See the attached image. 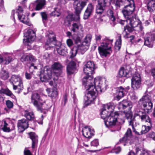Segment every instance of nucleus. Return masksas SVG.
<instances>
[{
	"mask_svg": "<svg viewBox=\"0 0 155 155\" xmlns=\"http://www.w3.org/2000/svg\"><path fill=\"white\" fill-rule=\"evenodd\" d=\"M87 3V1L85 0H77L75 1L74 3V8L75 14L80 16L81 12L86 5Z\"/></svg>",
	"mask_w": 155,
	"mask_h": 155,
	"instance_id": "nucleus-7",
	"label": "nucleus"
},
{
	"mask_svg": "<svg viewBox=\"0 0 155 155\" xmlns=\"http://www.w3.org/2000/svg\"><path fill=\"white\" fill-rule=\"evenodd\" d=\"M45 4V0H37L35 3V9L36 10L39 11L43 8Z\"/></svg>",
	"mask_w": 155,
	"mask_h": 155,
	"instance_id": "nucleus-35",
	"label": "nucleus"
},
{
	"mask_svg": "<svg viewBox=\"0 0 155 155\" xmlns=\"http://www.w3.org/2000/svg\"><path fill=\"white\" fill-rule=\"evenodd\" d=\"M125 117L127 119V120L130 119L129 122L131 120H133V123L134 121V118H132V113L130 111H129L127 112H126L125 114Z\"/></svg>",
	"mask_w": 155,
	"mask_h": 155,
	"instance_id": "nucleus-48",
	"label": "nucleus"
},
{
	"mask_svg": "<svg viewBox=\"0 0 155 155\" xmlns=\"http://www.w3.org/2000/svg\"><path fill=\"white\" fill-rule=\"evenodd\" d=\"M146 112L143 111V110H141L138 112L137 115L139 116L142 121L147 122L148 124H152L150 118L148 115L146 114Z\"/></svg>",
	"mask_w": 155,
	"mask_h": 155,
	"instance_id": "nucleus-18",
	"label": "nucleus"
},
{
	"mask_svg": "<svg viewBox=\"0 0 155 155\" xmlns=\"http://www.w3.org/2000/svg\"><path fill=\"white\" fill-rule=\"evenodd\" d=\"M92 37V36L90 34L87 35L84 38V41L83 42L84 43V44H85L86 45L89 46L90 44Z\"/></svg>",
	"mask_w": 155,
	"mask_h": 155,
	"instance_id": "nucleus-46",
	"label": "nucleus"
},
{
	"mask_svg": "<svg viewBox=\"0 0 155 155\" xmlns=\"http://www.w3.org/2000/svg\"><path fill=\"white\" fill-rule=\"evenodd\" d=\"M28 134L30 138L32 141V149H34L38 142V136L35 133L33 132H30Z\"/></svg>",
	"mask_w": 155,
	"mask_h": 155,
	"instance_id": "nucleus-26",
	"label": "nucleus"
},
{
	"mask_svg": "<svg viewBox=\"0 0 155 155\" xmlns=\"http://www.w3.org/2000/svg\"><path fill=\"white\" fill-rule=\"evenodd\" d=\"M18 16V19L21 21L28 26L31 25V23L30 22L28 15L19 14Z\"/></svg>",
	"mask_w": 155,
	"mask_h": 155,
	"instance_id": "nucleus-33",
	"label": "nucleus"
},
{
	"mask_svg": "<svg viewBox=\"0 0 155 155\" xmlns=\"http://www.w3.org/2000/svg\"><path fill=\"white\" fill-rule=\"evenodd\" d=\"M88 47L89 46L85 44H84L82 42L81 44L78 45L77 47L75 48V54L78 52L81 53L82 54H83L88 49Z\"/></svg>",
	"mask_w": 155,
	"mask_h": 155,
	"instance_id": "nucleus-28",
	"label": "nucleus"
},
{
	"mask_svg": "<svg viewBox=\"0 0 155 155\" xmlns=\"http://www.w3.org/2000/svg\"><path fill=\"white\" fill-rule=\"evenodd\" d=\"M13 128L11 129L10 124L5 120L0 121V129L5 132H9Z\"/></svg>",
	"mask_w": 155,
	"mask_h": 155,
	"instance_id": "nucleus-29",
	"label": "nucleus"
},
{
	"mask_svg": "<svg viewBox=\"0 0 155 155\" xmlns=\"http://www.w3.org/2000/svg\"><path fill=\"white\" fill-rule=\"evenodd\" d=\"M10 81L13 85V89L16 91L18 93H19L23 89V86L22 80L18 75H12Z\"/></svg>",
	"mask_w": 155,
	"mask_h": 155,
	"instance_id": "nucleus-4",
	"label": "nucleus"
},
{
	"mask_svg": "<svg viewBox=\"0 0 155 155\" xmlns=\"http://www.w3.org/2000/svg\"><path fill=\"white\" fill-rule=\"evenodd\" d=\"M76 69V63L73 61H71L67 66V71L68 75L73 74Z\"/></svg>",
	"mask_w": 155,
	"mask_h": 155,
	"instance_id": "nucleus-25",
	"label": "nucleus"
},
{
	"mask_svg": "<svg viewBox=\"0 0 155 155\" xmlns=\"http://www.w3.org/2000/svg\"><path fill=\"white\" fill-rule=\"evenodd\" d=\"M103 2L102 1L99 0L98 4L96 5V12L98 15H101L103 13L107 5L106 2Z\"/></svg>",
	"mask_w": 155,
	"mask_h": 155,
	"instance_id": "nucleus-17",
	"label": "nucleus"
},
{
	"mask_svg": "<svg viewBox=\"0 0 155 155\" xmlns=\"http://www.w3.org/2000/svg\"><path fill=\"white\" fill-rule=\"evenodd\" d=\"M73 39L76 44H78L81 42L80 38L78 36H75L73 38Z\"/></svg>",
	"mask_w": 155,
	"mask_h": 155,
	"instance_id": "nucleus-58",
	"label": "nucleus"
},
{
	"mask_svg": "<svg viewBox=\"0 0 155 155\" xmlns=\"http://www.w3.org/2000/svg\"><path fill=\"white\" fill-rule=\"evenodd\" d=\"M25 116L29 120H33L34 118V115L33 112H29L27 111L25 112Z\"/></svg>",
	"mask_w": 155,
	"mask_h": 155,
	"instance_id": "nucleus-45",
	"label": "nucleus"
},
{
	"mask_svg": "<svg viewBox=\"0 0 155 155\" xmlns=\"http://www.w3.org/2000/svg\"><path fill=\"white\" fill-rule=\"evenodd\" d=\"M114 4L116 8L118 9L120 7V2L119 0H114Z\"/></svg>",
	"mask_w": 155,
	"mask_h": 155,
	"instance_id": "nucleus-59",
	"label": "nucleus"
},
{
	"mask_svg": "<svg viewBox=\"0 0 155 155\" xmlns=\"http://www.w3.org/2000/svg\"><path fill=\"white\" fill-rule=\"evenodd\" d=\"M37 69V68L36 66H35L34 65V64L32 63L31 64V66L29 67V71L31 72V73H28L27 72L25 73V76L26 78L28 80L30 79L32 77V74L33 71H31V69Z\"/></svg>",
	"mask_w": 155,
	"mask_h": 155,
	"instance_id": "nucleus-39",
	"label": "nucleus"
},
{
	"mask_svg": "<svg viewBox=\"0 0 155 155\" xmlns=\"http://www.w3.org/2000/svg\"><path fill=\"white\" fill-rule=\"evenodd\" d=\"M91 145L94 147H97L99 145V142L97 139H95L91 142Z\"/></svg>",
	"mask_w": 155,
	"mask_h": 155,
	"instance_id": "nucleus-55",
	"label": "nucleus"
},
{
	"mask_svg": "<svg viewBox=\"0 0 155 155\" xmlns=\"http://www.w3.org/2000/svg\"><path fill=\"white\" fill-rule=\"evenodd\" d=\"M148 126L144 125L142 127L141 130V134H145L149 131L152 127V124H147Z\"/></svg>",
	"mask_w": 155,
	"mask_h": 155,
	"instance_id": "nucleus-43",
	"label": "nucleus"
},
{
	"mask_svg": "<svg viewBox=\"0 0 155 155\" xmlns=\"http://www.w3.org/2000/svg\"><path fill=\"white\" fill-rule=\"evenodd\" d=\"M52 67L53 69V75L56 77V78L54 77L53 79L57 80L58 77L62 73V66L59 62H55L52 65Z\"/></svg>",
	"mask_w": 155,
	"mask_h": 155,
	"instance_id": "nucleus-14",
	"label": "nucleus"
},
{
	"mask_svg": "<svg viewBox=\"0 0 155 155\" xmlns=\"http://www.w3.org/2000/svg\"><path fill=\"white\" fill-rule=\"evenodd\" d=\"M139 103L143 105L144 107L143 111L147 113L151 111L153 104L151 101V97L148 95L143 96L140 99Z\"/></svg>",
	"mask_w": 155,
	"mask_h": 155,
	"instance_id": "nucleus-5",
	"label": "nucleus"
},
{
	"mask_svg": "<svg viewBox=\"0 0 155 155\" xmlns=\"http://www.w3.org/2000/svg\"><path fill=\"white\" fill-rule=\"evenodd\" d=\"M114 105L113 103H110L105 104L102 109L101 113V117L105 120L107 118L109 114H112L114 109Z\"/></svg>",
	"mask_w": 155,
	"mask_h": 155,
	"instance_id": "nucleus-6",
	"label": "nucleus"
},
{
	"mask_svg": "<svg viewBox=\"0 0 155 155\" xmlns=\"http://www.w3.org/2000/svg\"><path fill=\"white\" fill-rule=\"evenodd\" d=\"M94 6L91 3L89 4L85 11L84 15V18L87 19L92 14L94 11Z\"/></svg>",
	"mask_w": 155,
	"mask_h": 155,
	"instance_id": "nucleus-23",
	"label": "nucleus"
},
{
	"mask_svg": "<svg viewBox=\"0 0 155 155\" xmlns=\"http://www.w3.org/2000/svg\"><path fill=\"white\" fill-rule=\"evenodd\" d=\"M12 61V58L10 56L7 55L4 60L3 63L5 64H8Z\"/></svg>",
	"mask_w": 155,
	"mask_h": 155,
	"instance_id": "nucleus-50",
	"label": "nucleus"
},
{
	"mask_svg": "<svg viewBox=\"0 0 155 155\" xmlns=\"http://www.w3.org/2000/svg\"><path fill=\"white\" fill-rule=\"evenodd\" d=\"M58 10V8H55L54 11H52L50 14L51 16L59 17L61 14Z\"/></svg>",
	"mask_w": 155,
	"mask_h": 155,
	"instance_id": "nucleus-51",
	"label": "nucleus"
},
{
	"mask_svg": "<svg viewBox=\"0 0 155 155\" xmlns=\"http://www.w3.org/2000/svg\"><path fill=\"white\" fill-rule=\"evenodd\" d=\"M150 152L147 150H144L140 155H150Z\"/></svg>",
	"mask_w": 155,
	"mask_h": 155,
	"instance_id": "nucleus-63",
	"label": "nucleus"
},
{
	"mask_svg": "<svg viewBox=\"0 0 155 155\" xmlns=\"http://www.w3.org/2000/svg\"><path fill=\"white\" fill-rule=\"evenodd\" d=\"M9 77V73L5 70L2 69L0 71V78L3 80H6L8 79Z\"/></svg>",
	"mask_w": 155,
	"mask_h": 155,
	"instance_id": "nucleus-41",
	"label": "nucleus"
},
{
	"mask_svg": "<svg viewBox=\"0 0 155 155\" xmlns=\"http://www.w3.org/2000/svg\"><path fill=\"white\" fill-rule=\"evenodd\" d=\"M150 72L153 78L155 79V68H153L151 70Z\"/></svg>",
	"mask_w": 155,
	"mask_h": 155,
	"instance_id": "nucleus-62",
	"label": "nucleus"
},
{
	"mask_svg": "<svg viewBox=\"0 0 155 155\" xmlns=\"http://www.w3.org/2000/svg\"><path fill=\"white\" fill-rule=\"evenodd\" d=\"M46 91L48 96L51 97H56L58 94L57 90L55 88L51 89V88H47L46 89Z\"/></svg>",
	"mask_w": 155,
	"mask_h": 155,
	"instance_id": "nucleus-38",
	"label": "nucleus"
},
{
	"mask_svg": "<svg viewBox=\"0 0 155 155\" xmlns=\"http://www.w3.org/2000/svg\"><path fill=\"white\" fill-rule=\"evenodd\" d=\"M77 22L73 23L72 25V31L73 32H76L78 31L79 27L81 26L80 20L75 21Z\"/></svg>",
	"mask_w": 155,
	"mask_h": 155,
	"instance_id": "nucleus-42",
	"label": "nucleus"
},
{
	"mask_svg": "<svg viewBox=\"0 0 155 155\" xmlns=\"http://www.w3.org/2000/svg\"><path fill=\"white\" fill-rule=\"evenodd\" d=\"M35 33L31 29H29L24 34L23 41L30 42L33 41L35 38Z\"/></svg>",
	"mask_w": 155,
	"mask_h": 155,
	"instance_id": "nucleus-16",
	"label": "nucleus"
},
{
	"mask_svg": "<svg viewBox=\"0 0 155 155\" xmlns=\"http://www.w3.org/2000/svg\"><path fill=\"white\" fill-rule=\"evenodd\" d=\"M131 86L134 90H136L141 86V78L140 74H134L131 79Z\"/></svg>",
	"mask_w": 155,
	"mask_h": 155,
	"instance_id": "nucleus-11",
	"label": "nucleus"
},
{
	"mask_svg": "<svg viewBox=\"0 0 155 155\" xmlns=\"http://www.w3.org/2000/svg\"><path fill=\"white\" fill-rule=\"evenodd\" d=\"M52 76H54L55 75H53V73H51V71L48 70L44 71V74L41 75L40 79L42 82H48V81L52 78Z\"/></svg>",
	"mask_w": 155,
	"mask_h": 155,
	"instance_id": "nucleus-21",
	"label": "nucleus"
},
{
	"mask_svg": "<svg viewBox=\"0 0 155 155\" xmlns=\"http://www.w3.org/2000/svg\"><path fill=\"white\" fill-rule=\"evenodd\" d=\"M129 69V67L121 68L119 71L118 77L120 78L123 77L127 78L130 77L132 75V73Z\"/></svg>",
	"mask_w": 155,
	"mask_h": 155,
	"instance_id": "nucleus-19",
	"label": "nucleus"
},
{
	"mask_svg": "<svg viewBox=\"0 0 155 155\" xmlns=\"http://www.w3.org/2000/svg\"><path fill=\"white\" fill-rule=\"evenodd\" d=\"M138 43H140H140H143V41L141 38L135 39L134 41V42H133V44L134 45H137Z\"/></svg>",
	"mask_w": 155,
	"mask_h": 155,
	"instance_id": "nucleus-54",
	"label": "nucleus"
},
{
	"mask_svg": "<svg viewBox=\"0 0 155 155\" xmlns=\"http://www.w3.org/2000/svg\"><path fill=\"white\" fill-rule=\"evenodd\" d=\"M149 137L155 140V133L153 132H151L149 134Z\"/></svg>",
	"mask_w": 155,
	"mask_h": 155,
	"instance_id": "nucleus-61",
	"label": "nucleus"
},
{
	"mask_svg": "<svg viewBox=\"0 0 155 155\" xmlns=\"http://www.w3.org/2000/svg\"><path fill=\"white\" fill-rule=\"evenodd\" d=\"M21 60L22 62L34 61L35 59L34 57L31 54L24 55L21 58Z\"/></svg>",
	"mask_w": 155,
	"mask_h": 155,
	"instance_id": "nucleus-34",
	"label": "nucleus"
},
{
	"mask_svg": "<svg viewBox=\"0 0 155 155\" xmlns=\"http://www.w3.org/2000/svg\"><path fill=\"white\" fill-rule=\"evenodd\" d=\"M127 92V90L122 87H118L116 93V97L117 100H119L121 98L123 97Z\"/></svg>",
	"mask_w": 155,
	"mask_h": 155,
	"instance_id": "nucleus-31",
	"label": "nucleus"
},
{
	"mask_svg": "<svg viewBox=\"0 0 155 155\" xmlns=\"http://www.w3.org/2000/svg\"><path fill=\"white\" fill-rule=\"evenodd\" d=\"M58 45H56V50L58 53L61 55L65 56L67 55L68 52L66 48L62 45L60 42H56Z\"/></svg>",
	"mask_w": 155,
	"mask_h": 155,
	"instance_id": "nucleus-22",
	"label": "nucleus"
},
{
	"mask_svg": "<svg viewBox=\"0 0 155 155\" xmlns=\"http://www.w3.org/2000/svg\"><path fill=\"white\" fill-rule=\"evenodd\" d=\"M80 16L77 15H68L65 18L64 20V22L68 23V24H70V22L71 21H78L80 20Z\"/></svg>",
	"mask_w": 155,
	"mask_h": 155,
	"instance_id": "nucleus-30",
	"label": "nucleus"
},
{
	"mask_svg": "<svg viewBox=\"0 0 155 155\" xmlns=\"http://www.w3.org/2000/svg\"><path fill=\"white\" fill-rule=\"evenodd\" d=\"M56 38L55 35L54 33H50L48 36V39L44 46L47 50L50 49L51 48L56 45Z\"/></svg>",
	"mask_w": 155,
	"mask_h": 155,
	"instance_id": "nucleus-9",
	"label": "nucleus"
},
{
	"mask_svg": "<svg viewBox=\"0 0 155 155\" xmlns=\"http://www.w3.org/2000/svg\"><path fill=\"white\" fill-rule=\"evenodd\" d=\"M135 9V6L124 7L122 10L124 18L127 20L133 16V13Z\"/></svg>",
	"mask_w": 155,
	"mask_h": 155,
	"instance_id": "nucleus-12",
	"label": "nucleus"
},
{
	"mask_svg": "<svg viewBox=\"0 0 155 155\" xmlns=\"http://www.w3.org/2000/svg\"><path fill=\"white\" fill-rule=\"evenodd\" d=\"M17 11L18 13V15L19 14H21L23 12V10L22 6L19 5L18 8L17 9Z\"/></svg>",
	"mask_w": 155,
	"mask_h": 155,
	"instance_id": "nucleus-56",
	"label": "nucleus"
},
{
	"mask_svg": "<svg viewBox=\"0 0 155 155\" xmlns=\"http://www.w3.org/2000/svg\"><path fill=\"white\" fill-rule=\"evenodd\" d=\"M147 8L150 12L155 11V0H150L147 5Z\"/></svg>",
	"mask_w": 155,
	"mask_h": 155,
	"instance_id": "nucleus-37",
	"label": "nucleus"
},
{
	"mask_svg": "<svg viewBox=\"0 0 155 155\" xmlns=\"http://www.w3.org/2000/svg\"><path fill=\"white\" fill-rule=\"evenodd\" d=\"M94 64L91 61L87 62L84 68V73L87 76L83 79V84L87 93L84 97V104L87 106L95 99L98 93L104 91L107 88L106 80L105 78H99L93 79L92 74L94 73Z\"/></svg>",
	"mask_w": 155,
	"mask_h": 155,
	"instance_id": "nucleus-1",
	"label": "nucleus"
},
{
	"mask_svg": "<svg viewBox=\"0 0 155 155\" xmlns=\"http://www.w3.org/2000/svg\"><path fill=\"white\" fill-rule=\"evenodd\" d=\"M131 130L130 128H128L125 133V136L123 137L122 139L120 140V143H125L123 144L124 146H125L126 143L128 142L129 140V137H130L131 136Z\"/></svg>",
	"mask_w": 155,
	"mask_h": 155,
	"instance_id": "nucleus-32",
	"label": "nucleus"
},
{
	"mask_svg": "<svg viewBox=\"0 0 155 155\" xmlns=\"http://www.w3.org/2000/svg\"><path fill=\"white\" fill-rule=\"evenodd\" d=\"M67 44L68 46L70 47L73 45V42L72 40L70 39L67 40L66 41Z\"/></svg>",
	"mask_w": 155,
	"mask_h": 155,
	"instance_id": "nucleus-60",
	"label": "nucleus"
},
{
	"mask_svg": "<svg viewBox=\"0 0 155 155\" xmlns=\"http://www.w3.org/2000/svg\"><path fill=\"white\" fill-rule=\"evenodd\" d=\"M155 40V35L151 33H148L147 34V36L145 38L144 45L149 48H152Z\"/></svg>",
	"mask_w": 155,
	"mask_h": 155,
	"instance_id": "nucleus-15",
	"label": "nucleus"
},
{
	"mask_svg": "<svg viewBox=\"0 0 155 155\" xmlns=\"http://www.w3.org/2000/svg\"><path fill=\"white\" fill-rule=\"evenodd\" d=\"M133 28L134 27L130 25L129 26L128 25H126L124 27V30L123 32L122 35L124 38H128L129 37V34L126 31V30H127L128 31L131 32L133 30Z\"/></svg>",
	"mask_w": 155,
	"mask_h": 155,
	"instance_id": "nucleus-36",
	"label": "nucleus"
},
{
	"mask_svg": "<svg viewBox=\"0 0 155 155\" xmlns=\"http://www.w3.org/2000/svg\"><path fill=\"white\" fill-rule=\"evenodd\" d=\"M133 120H131L129 122V125H131L133 131V132H134L135 134H136L139 135V134L136 130V129L134 128V127L133 125Z\"/></svg>",
	"mask_w": 155,
	"mask_h": 155,
	"instance_id": "nucleus-52",
	"label": "nucleus"
},
{
	"mask_svg": "<svg viewBox=\"0 0 155 155\" xmlns=\"http://www.w3.org/2000/svg\"><path fill=\"white\" fill-rule=\"evenodd\" d=\"M119 116L117 112L109 114L107 118L104 120L105 124L107 127H109L114 125L117 121V118Z\"/></svg>",
	"mask_w": 155,
	"mask_h": 155,
	"instance_id": "nucleus-8",
	"label": "nucleus"
},
{
	"mask_svg": "<svg viewBox=\"0 0 155 155\" xmlns=\"http://www.w3.org/2000/svg\"><path fill=\"white\" fill-rule=\"evenodd\" d=\"M121 150V148L120 147H118L115 148L114 150H112V152L115 153H118L120 152Z\"/></svg>",
	"mask_w": 155,
	"mask_h": 155,
	"instance_id": "nucleus-57",
	"label": "nucleus"
},
{
	"mask_svg": "<svg viewBox=\"0 0 155 155\" xmlns=\"http://www.w3.org/2000/svg\"><path fill=\"white\" fill-rule=\"evenodd\" d=\"M127 20L129 21L130 26L135 28V29L137 31H141L142 30L143 28L141 21L138 19L136 18L135 15Z\"/></svg>",
	"mask_w": 155,
	"mask_h": 155,
	"instance_id": "nucleus-10",
	"label": "nucleus"
},
{
	"mask_svg": "<svg viewBox=\"0 0 155 155\" xmlns=\"http://www.w3.org/2000/svg\"><path fill=\"white\" fill-rule=\"evenodd\" d=\"M113 40L106 38L103 42L101 43V47L98 48L99 53L101 56L106 57L108 54L112 52L111 45Z\"/></svg>",
	"mask_w": 155,
	"mask_h": 155,
	"instance_id": "nucleus-3",
	"label": "nucleus"
},
{
	"mask_svg": "<svg viewBox=\"0 0 155 155\" xmlns=\"http://www.w3.org/2000/svg\"><path fill=\"white\" fill-rule=\"evenodd\" d=\"M41 16L42 20L44 23H45V21L48 19V15L46 12H41L40 13Z\"/></svg>",
	"mask_w": 155,
	"mask_h": 155,
	"instance_id": "nucleus-49",
	"label": "nucleus"
},
{
	"mask_svg": "<svg viewBox=\"0 0 155 155\" xmlns=\"http://www.w3.org/2000/svg\"><path fill=\"white\" fill-rule=\"evenodd\" d=\"M121 2L124 5V7L135 6L133 0H121Z\"/></svg>",
	"mask_w": 155,
	"mask_h": 155,
	"instance_id": "nucleus-44",
	"label": "nucleus"
},
{
	"mask_svg": "<svg viewBox=\"0 0 155 155\" xmlns=\"http://www.w3.org/2000/svg\"><path fill=\"white\" fill-rule=\"evenodd\" d=\"M132 107L131 103L126 100H123L118 105V108L120 110L122 111L127 108L130 109Z\"/></svg>",
	"mask_w": 155,
	"mask_h": 155,
	"instance_id": "nucleus-24",
	"label": "nucleus"
},
{
	"mask_svg": "<svg viewBox=\"0 0 155 155\" xmlns=\"http://www.w3.org/2000/svg\"><path fill=\"white\" fill-rule=\"evenodd\" d=\"M101 39V36L100 35H95V40L96 41H100Z\"/></svg>",
	"mask_w": 155,
	"mask_h": 155,
	"instance_id": "nucleus-64",
	"label": "nucleus"
},
{
	"mask_svg": "<svg viewBox=\"0 0 155 155\" xmlns=\"http://www.w3.org/2000/svg\"><path fill=\"white\" fill-rule=\"evenodd\" d=\"M6 104L7 107L10 109L12 108L13 106V103L9 100L7 101L6 102Z\"/></svg>",
	"mask_w": 155,
	"mask_h": 155,
	"instance_id": "nucleus-53",
	"label": "nucleus"
},
{
	"mask_svg": "<svg viewBox=\"0 0 155 155\" xmlns=\"http://www.w3.org/2000/svg\"><path fill=\"white\" fill-rule=\"evenodd\" d=\"M82 134L86 137L88 138H91L94 135V130L91 129L90 127L86 126L82 130Z\"/></svg>",
	"mask_w": 155,
	"mask_h": 155,
	"instance_id": "nucleus-20",
	"label": "nucleus"
},
{
	"mask_svg": "<svg viewBox=\"0 0 155 155\" xmlns=\"http://www.w3.org/2000/svg\"><path fill=\"white\" fill-rule=\"evenodd\" d=\"M107 15L109 18V21L111 25L114 27L117 23L116 20L118 18L117 14L113 10L109 9L107 11Z\"/></svg>",
	"mask_w": 155,
	"mask_h": 155,
	"instance_id": "nucleus-13",
	"label": "nucleus"
},
{
	"mask_svg": "<svg viewBox=\"0 0 155 155\" xmlns=\"http://www.w3.org/2000/svg\"><path fill=\"white\" fill-rule=\"evenodd\" d=\"M0 93L5 94L6 95L11 97L12 98H14L15 97L12 92L8 88L1 89L0 90Z\"/></svg>",
	"mask_w": 155,
	"mask_h": 155,
	"instance_id": "nucleus-40",
	"label": "nucleus"
},
{
	"mask_svg": "<svg viewBox=\"0 0 155 155\" xmlns=\"http://www.w3.org/2000/svg\"><path fill=\"white\" fill-rule=\"evenodd\" d=\"M31 102L37 108V110L41 113L46 114L47 110L50 107L45 104L40 97L39 94L37 93L33 94L31 96Z\"/></svg>",
	"mask_w": 155,
	"mask_h": 155,
	"instance_id": "nucleus-2",
	"label": "nucleus"
},
{
	"mask_svg": "<svg viewBox=\"0 0 155 155\" xmlns=\"http://www.w3.org/2000/svg\"><path fill=\"white\" fill-rule=\"evenodd\" d=\"M121 45V36L119 37L118 39L116 41L115 45L114 46L115 48L119 51L120 50Z\"/></svg>",
	"mask_w": 155,
	"mask_h": 155,
	"instance_id": "nucleus-47",
	"label": "nucleus"
},
{
	"mask_svg": "<svg viewBox=\"0 0 155 155\" xmlns=\"http://www.w3.org/2000/svg\"><path fill=\"white\" fill-rule=\"evenodd\" d=\"M28 120L25 119H23L19 120L18 123V127L19 129H21L24 131L27 128L28 126Z\"/></svg>",
	"mask_w": 155,
	"mask_h": 155,
	"instance_id": "nucleus-27",
	"label": "nucleus"
}]
</instances>
